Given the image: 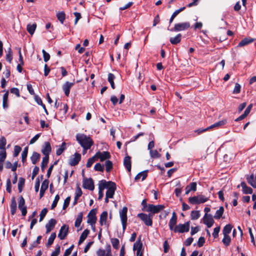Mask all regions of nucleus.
Returning <instances> with one entry per match:
<instances>
[{"label": "nucleus", "instance_id": "obj_51", "mask_svg": "<svg viewBox=\"0 0 256 256\" xmlns=\"http://www.w3.org/2000/svg\"><path fill=\"white\" fill-rule=\"evenodd\" d=\"M110 242L113 248L116 250L118 248L120 241L116 238H112L110 239Z\"/></svg>", "mask_w": 256, "mask_h": 256}, {"label": "nucleus", "instance_id": "obj_43", "mask_svg": "<svg viewBox=\"0 0 256 256\" xmlns=\"http://www.w3.org/2000/svg\"><path fill=\"white\" fill-rule=\"evenodd\" d=\"M176 222H177V216H176V212H173L172 213V216L169 221L168 224L176 226Z\"/></svg>", "mask_w": 256, "mask_h": 256}, {"label": "nucleus", "instance_id": "obj_8", "mask_svg": "<svg viewBox=\"0 0 256 256\" xmlns=\"http://www.w3.org/2000/svg\"><path fill=\"white\" fill-rule=\"evenodd\" d=\"M96 159L99 158L100 162H104L106 160H108L111 158L110 153L108 151L100 152V151L96 152L94 154Z\"/></svg>", "mask_w": 256, "mask_h": 256}, {"label": "nucleus", "instance_id": "obj_40", "mask_svg": "<svg viewBox=\"0 0 256 256\" xmlns=\"http://www.w3.org/2000/svg\"><path fill=\"white\" fill-rule=\"evenodd\" d=\"M82 216H83V214L82 212H80L78 214L77 218H76V220L74 222L75 227L78 228L80 226V224L82 222Z\"/></svg>", "mask_w": 256, "mask_h": 256}, {"label": "nucleus", "instance_id": "obj_16", "mask_svg": "<svg viewBox=\"0 0 256 256\" xmlns=\"http://www.w3.org/2000/svg\"><path fill=\"white\" fill-rule=\"evenodd\" d=\"M114 184H116V183L113 182H106V180H102L100 181L98 188H102V189L104 190V188L108 189V188H110V186H112L113 185H114Z\"/></svg>", "mask_w": 256, "mask_h": 256}, {"label": "nucleus", "instance_id": "obj_31", "mask_svg": "<svg viewBox=\"0 0 256 256\" xmlns=\"http://www.w3.org/2000/svg\"><path fill=\"white\" fill-rule=\"evenodd\" d=\"M16 201L14 197L12 198L11 200V204L10 205V212L12 215H14L16 210Z\"/></svg>", "mask_w": 256, "mask_h": 256}, {"label": "nucleus", "instance_id": "obj_42", "mask_svg": "<svg viewBox=\"0 0 256 256\" xmlns=\"http://www.w3.org/2000/svg\"><path fill=\"white\" fill-rule=\"evenodd\" d=\"M49 158L44 156L42 158V162L41 164V170L42 172H44L47 166Z\"/></svg>", "mask_w": 256, "mask_h": 256}, {"label": "nucleus", "instance_id": "obj_58", "mask_svg": "<svg viewBox=\"0 0 256 256\" xmlns=\"http://www.w3.org/2000/svg\"><path fill=\"white\" fill-rule=\"evenodd\" d=\"M48 212V209L46 208H44L40 212V222H42L45 216H46V214Z\"/></svg>", "mask_w": 256, "mask_h": 256}, {"label": "nucleus", "instance_id": "obj_9", "mask_svg": "<svg viewBox=\"0 0 256 256\" xmlns=\"http://www.w3.org/2000/svg\"><path fill=\"white\" fill-rule=\"evenodd\" d=\"M68 226L66 224L62 225L60 230L58 238L61 240H64L68 233Z\"/></svg>", "mask_w": 256, "mask_h": 256}, {"label": "nucleus", "instance_id": "obj_32", "mask_svg": "<svg viewBox=\"0 0 256 256\" xmlns=\"http://www.w3.org/2000/svg\"><path fill=\"white\" fill-rule=\"evenodd\" d=\"M182 36V34H178L175 37L170 38V41L172 44H176L180 42Z\"/></svg>", "mask_w": 256, "mask_h": 256}, {"label": "nucleus", "instance_id": "obj_21", "mask_svg": "<svg viewBox=\"0 0 256 256\" xmlns=\"http://www.w3.org/2000/svg\"><path fill=\"white\" fill-rule=\"evenodd\" d=\"M254 41V39L251 38H245L242 40L238 44V47H242L252 43Z\"/></svg>", "mask_w": 256, "mask_h": 256}, {"label": "nucleus", "instance_id": "obj_34", "mask_svg": "<svg viewBox=\"0 0 256 256\" xmlns=\"http://www.w3.org/2000/svg\"><path fill=\"white\" fill-rule=\"evenodd\" d=\"M148 170H145L143 172H139L136 176L135 180H138L140 179V177L142 176V180H144L148 176Z\"/></svg>", "mask_w": 256, "mask_h": 256}, {"label": "nucleus", "instance_id": "obj_57", "mask_svg": "<svg viewBox=\"0 0 256 256\" xmlns=\"http://www.w3.org/2000/svg\"><path fill=\"white\" fill-rule=\"evenodd\" d=\"M60 252V246L57 244L56 246L55 250L52 252L50 256H58Z\"/></svg>", "mask_w": 256, "mask_h": 256}, {"label": "nucleus", "instance_id": "obj_53", "mask_svg": "<svg viewBox=\"0 0 256 256\" xmlns=\"http://www.w3.org/2000/svg\"><path fill=\"white\" fill-rule=\"evenodd\" d=\"M198 197L197 196H194L188 198V202L192 204H198Z\"/></svg>", "mask_w": 256, "mask_h": 256}, {"label": "nucleus", "instance_id": "obj_47", "mask_svg": "<svg viewBox=\"0 0 256 256\" xmlns=\"http://www.w3.org/2000/svg\"><path fill=\"white\" fill-rule=\"evenodd\" d=\"M28 146L24 148L22 154V161L23 164L25 162L26 160V158L28 154Z\"/></svg>", "mask_w": 256, "mask_h": 256}, {"label": "nucleus", "instance_id": "obj_17", "mask_svg": "<svg viewBox=\"0 0 256 256\" xmlns=\"http://www.w3.org/2000/svg\"><path fill=\"white\" fill-rule=\"evenodd\" d=\"M74 80L73 82H66L62 86V90L64 92L66 96H68L70 94V90L71 88L74 84Z\"/></svg>", "mask_w": 256, "mask_h": 256}, {"label": "nucleus", "instance_id": "obj_23", "mask_svg": "<svg viewBox=\"0 0 256 256\" xmlns=\"http://www.w3.org/2000/svg\"><path fill=\"white\" fill-rule=\"evenodd\" d=\"M82 190L81 188L79 187V186H78L75 193V196L74 198V200L73 202V205L74 206L78 204V201L79 199V198L82 196Z\"/></svg>", "mask_w": 256, "mask_h": 256}, {"label": "nucleus", "instance_id": "obj_36", "mask_svg": "<svg viewBox=\"0 0 256 256\" xmlns=\"http://www.w3.org/2000/svg\"><path fill=\"white\" fill-rule=\"evenodd\" d=\"M115 76L112 73H109L108 74V80L110 83L111 87L112 89L115 88V85L114 83V80L115 79Z\"/></svg>", "mask_w": 256, "mask_h": 256}, {"label": "nucleus", "instance_id": "obj_48", "mask_svg": "<svg viewBox=\"0 0 256 256\" xmlns=\"http://www.w3.org/2000/svg\"><path fill=\"white\" fill-rule=\"evenodd\" d=\"M106 170V172H110L113 168V164L112 162L107 160L105 162Z\"/></svg>", "mask_w": 256, "mask_h": 256}, {"label": "nucleus", "instance_id": "obj_14", "mask_svg": "<svg viewBox=\"0 0 256 256\" xmlns=\"http://www.w3.org/2000/svg\"><path fill=\"white\" fill-rule=\"evenodd\" d=\"M74 156V158H71L69 160V164L71 166L77 165L81 160V154L78 152H76Z\"/></svg>", "mask_w": 256, "mask_h": 256}, {"label": "nucleus", "instance_id": "obj_35", "mask_svg": "<svg viewBox=\"0 0 256 256\" xmlns=\"http://www.w3.org/2000/svg\"><path fill=\"white\" fill-rule=\"evenodd\" d=\"M56 17L60 22L63 24L66 19V14L64 11L58 12L56 13Z\"/></svg>", "mask_w": 256, "mask_h": 256}, {"label": "nucleus", "instance_id": "obj_12", "mask_svg": "<svg viewBox=\"0 0 256 256\" xmlns=\"http://www.w3.org/2000/svg\"><path fill=\"white\" fill-rule=\"evenodd\" d=\"M203 222L208 228H210L214 224V221L210 214H205L203 218Z\"/></svg>", "mask_w": 256, "mask_h": 256}, {"label": "nucleus", "instance_id": "obj_37", "mask_svg": "<svg viewBox=\"0 0 256 256\" xmlns=\"http://www.w3.org/2000/svg\"><path fill=\"white\" fill-rule=\"evenodd\" d=\"M36 28V23L33 24H28L27 25L26 30L28 32L32 35L34 34L35 30Z\"/></svg>", "mask_w": 256, "mask_h": 256}, {"label": "nucleus", "instance_id": "obj_3", "mask_svg": "<svg viewBox=\"0 0 256 256\" xmlns=\"http://www.w3.org/2000/svg\"><path fill=\"white\" fill-rule=\"evenodd\" d=\"M96 208H94L90 210L88 214L87 222L90 224L92 226H94L96 223L97 220V218L96 216Z\"/></svg>", "mask_w": 256, "mask_h": 256}, {"label": "nucleus", "instance_id": "obj_54", "mask_svg": "<svg viewBox=\"0 0 256 256\" xmlns=\"http://www.w3.org/2000/svg\"><path fill=\"white\" fill-rule=\"evenodd\" d=\"M6 157V149L0 150V162H4Z\"/></svg>", "mask_w": 256, "mask_h": 256}, {"label": "nucleus", "instance_id": "obj_27", "mask_svg": "<svg viewBox=\"0 0 256 256\" xmlns=\"http://www.w3.org/2000/svg\"><path fill=\"white\" fill-rule=\"evenodd\" d=\"M240 186L242 188L244 194H251L252 193V189L251 188L248 186L244 182H242Z\"/></svg>", "mask_w": 256, "mask_h": 256}, {"label": "nucleus", "instance_id": "obj_19", "mask_svg": "<svg viewBox=\"0 0 256 256\" xmlns=\"http://www.w3.org/2000/svg\"><path fill=\"white\" fill-rule=\"evenodd\" d=\"M116 189V184H114L112 186H110L107 190L106 194V196H107V198H114V194L115 191Z\"/></svg>", "mask_w": 256, "mask_h": 256}, {"label": "nucleus", "instance_id": "obj_22", "mask_svg": "<svg viewBox=\"0 0 256 256\" xmlns=\"http://www.w3.org/2000/svg\"><path fill=\"white\" fill-rule=\"evenodd\" d=\"M196 190V183L192 182L187 186L186 188V194H188L191 191L195 192Z\"/></svg>", "mask_w": 256, "mask_h": 256}, {"label": "nucleus", "instance_id": "obj_55", "mask_svg": "<svg viewBox=\"0 0 256 256\" xmlns=\"http://www.w3.org/2000/svg\"><path fill=\"white\" fill-rule=\"evenodd\" d=\"M94 169L96 171L103 172L104 171V166L100 163H96L94 166Z\"/></svg>", "mask_w": 256, "mask_h": 256}, {"label": "nucleus", "instance_id": "obj_30", "mask_svg": "<svg viewBox=\"0 0 256 256\" xmlns=\"http://www.w3.org/2000/svg\"><path fill=\"white\" fill-rule=\"evenodd\" d=\"M90 231L89 230L86 229L82 232L78 242V245H80L82 243L84 242V241L86 239L88 236L90 234Z\"/></svg>", "mask_w": 256, "mask_h": 256}, {"label": "nucleus", "instance_id": "obj_7", "mask_svg": "<svg viewBox=\"0 0 256 256\" xmlns=\"http://www.w3.org/2000/svg\"><path fill=\"white\" fill-rule=\"evenodd\" d=\"M18 208L22 212V216H26L27 214V208L25 204V200L22 196L18 198Z\"/></svg>", "mask_w": 256, "mask_h": 256}, {"label": "nucleus", "instance_id": "obj_26", "mask_svg": "<svg viewBox=\"0 0 256 256\" xmlns=\"http://www.w3.org/2000/svg\"><path fill=\"white\" fill-rule=\"evenodd\" d=\"M248 182L253 188H256V176L254 177V174L246 177Z\"/></svg>", "mask_w": 256, "mask_h": 256}, {"label": "nucleus", "instance_id": "obj_44", "mask_svg": "<svg viewBox=\"0 0 256 256\" xmlns=\"http://www.w3.org/2000/svg\"><path fill=\"white\" fill-rule=\"evenodd\" d=\"M25 182V178H20L19 181L18 183V190L19 192H21L23 188Z\"/></svg>", "mask_w": 256, "mask_h": 256}, {"label": "nucleus", "instance_id": "obj_11", "mask_svg": "<svg viewBox=\"0 0 256 256\" xmlns=\"http://www.w3.org/2000/svg\"><path fill=\"white\" fill-rule=\"evenodd\" d=\"M82 186L85 189L93 190L94 186L92 179V178H84L83 180Z\"/></svg>", "mask_w": 256, "mask_h": 256}, {"label": "nucleus", "instance_id": "obj_1", "mask_svg": "<svg viewBox=\"0 0 256 256\" xmlns=\"http://www.w3.org/2000/svg\"><path fill=\"white\" fill-rule=\"evenodd\" d=\"M76 140L83 148L84 153L90 149L94 144V141L91 138L84 134H78L76 135Z\"/></svg>", "mask_w": 256, "mask_h": 256}, {"label": "nucleus", "instance_id": "obj_41", "mask_svg": "<svg viewBox=\"0 0 256 256\" xmlns=\"http://www.w3.org/2000/svg\"><path fill=\"white\" fill-rule=\"evenodd\" d=\"M8 92L7 91L3 96V102H2V107L4 108H8Z\"/></svg>", "mask_w": 256, "mask_h": 256}, {"label": "nucleus", "instance_id": "obj_61", "mask_svg": "<svg viewBox=\"0 0 256 256\" xmlns=\"http://www.w3.org/2000/svg\"><path fill=\"white\" fill-rule=\"evenodd\" d=\"M71 198L70 196H68L64 200L62 209L66 210L69 206Z\"/></svg>", "mask_w": 256, "mask_h": 256}, {"label": "nucleus", "instance_id": "obj_56", "mask_svg": "<svg viewBox=\"0 0 256 256\" xmlns=\"http://www.w3.org/2000/svg\"><path fill=\"white\" fill-rule=\"evenodd\" d=\"M198 197L199 204L204 203L209 200L208 198H206L203 195H198Z\"/></svg>", "mask_w": 256, "mask_h": 256}, {"label": "nucleus", "instance_id": "obj_45", "mask_svg": "<svg viewBox=\"0 0 256 256\" xmlns=\"http://www.w3.org/2000/svg\"><path fill=\"white\" fill-rule=\"evenodd\" d=\"M222 242L226 246H228L231 242V238L228 235H224Z\"/></svg>", "mask_w": 256, "mask_h": 256}, {"label": "nucleus", "instance_id": "obj_59", "mask_svg": "<svg viewBox=\"0 0 256 256\" xmlns=\"http://www.w3.org/2000/svg\"><path fill=\"white\" fill-rule=\"evenodd\" d=\"M60 196L58 194H56L55 196L54 199L52 203V206H51V209H54L57 206L58 202L60 200Z\"/></svg>", "mask_w": 256, "mask_h": 256}, {"label": "nucleus", "instance_id": "obj_13", "mask_svg": "<svg viewBox=\"0 0 256 256\" xmlns=\"http://www.w3.org/2000/svg\"><path fill=\"white\" fill-rule=\"evenodd\" d=\"M52 151L50 144L48 142H45L42 149V152L45 157L49 158V155Z\"/></svg>", "mask_w": 256, "mask_h": 256}, {"label": "nucleus", "instance_id": "obj_63", "mask_svg": "<svg viewBox=\"0 0 256 256\" xmlns=\"http://www.w3.org/2000/svg\"><path fill=\"white\" fill-rule=\"evenodd\" d=\"M42 52L43 54L44 60L45 62H47L50 59V55L44 50H42Z\"/></svg>", "mask_w": 256, "mask_h": 256}, {"label": "nucleus", "instance_id": "obj_2", "mask_svg": "<svg viewBox=\"0 0 256 256\" xmlns=\"http://www.w3.org/2000/svg\"><path fill=\"white\" fill-rule=\"evenodd\" d=\"M127 212L128 208L124 206L121 210L120 211V216L121 220L123 231H125L127 226Z\"/></svg>", "mask_w": 256, "mask_h": 256}, {"label": "nucleus", "instance_id": "obj_18", "mask_svg": "<svg viewBox=\"0 0 256 256\" xmlns=\"http://www.w3.org/2000/svg\"><path fill=\"white\" fill-rule=\"evenodd\" d=\"M48 184L49 180L48 179L45 180L42 182L40 193V198L44 196L46 190L48 188Z\"/></svg>", "mask_w": 256, "mask_h": 256}, {"label": "nucleus", "instance_id": "obj_10", "mask_svg": "<svg viewBox=\"0 0 256 256\" xmlns=\"http://www.w3.org/2000/svg\"><path fill=\"white\" fill-rule=\"evenodd\" d=\"M138 217L146 226H152V220L148 218V216L144 213H140L138 214Z\"/></svg>", "mask_w": 256, "mask_h": 256}, {"label": "nucleus", "instance_id": "obj_33", "mask_svg": "<svg viewBox=\"0 0 256 256\" xmlns=\"http://www.w3.org/2000/svg\"><path fill=\"white\" fill-rule=\"evenodd\" d=\"M224 208L222 206H220L219 209L216 211L214 218L216 220L220 219L222 217V216L224 212Z\"/></svg>", "mask_w": 256, "mask_h": 256}, {"label": "nucleus", "instance_id": "obj_4", "mask_svg": "<svg viewBox=\"0 0 256 256\" xmlns=\"http://www.w3.org/2000/svg\"><path fill=\"white\" fill-rule=\"evenodd\" d=\"M190 27L189 22H184L182 23H178L174 25V28L170 30L171 32H179L186 30Z\"/></svg>", "mask_w": 256, "mask_h": 256}, {"label": "nucleus", "instance_id": "obj_50", "mask_svg": "<svg viewBox=\"0 0 256 256\" xmlns=\"http://www.w3.org/2000/svg\"><path fill=\"white\" fill-rule=\"evenodd\" d=\"M6 144V138L2 136L0 138V150H5Z\"/></svg>", "mask_w": 256, "mask_h": 256}, {"label": "nucleus", "instance_id": "obj_52", "mask_svg": "<svg viewBox=\"0 0 256 256\" xmlns=\"http://www.w3.org/2000/svg\"><path fill=\"white\" fill-rule=\"evenodd\" d=\"M96 158L95 156V155L92 157L88 159L87 163L86 164V166L88 168L91 167L94 162L96 160Z\"/></svg>", "mask_w": 256, "mask_h": 256}, {"label": "nucleus", "instance_id": "obj_15", "mask_svg": "<svg viewBox=\"0 0 256 256\" xmlns=\"http://www.w3.org/2000/svg\"><path fill=\"white\" fill-rule=\"evenodd\" d=\"M57 223L56 220L54 218L50 219L46 224V233L48 234L54 228Z\"/></svg>", "mask_w": 256, "mask_h": 256}, {"label": "nucleus", "instance_id": "obj_5", "mask_svg": "<svg viewBox=\"0 0 256 256\" xmlns=\"http://www.w3.org/2000/svg\"><path fill=\"white\" fill-rule=\"evenodd\" d=\"M165 208L164 204L154 205L148 204V208L146 210L148 212H152V213L158 214Z\"/></svg>", "mask_w": 256, "mask_h": 256}, {"label": "nucleus", "instance_id": "obj_39", "mask_svg": "<svg viewBox=\"0 0 256 256\" xmlns=\"http://www.w3.org/2000/svg\"><path fill=\"white\" fill-rule=\"evenodd\" d=\"M56 233L54 232H52L50 236L49 237L48 239V242L46 244V246L48 248L50 247L54 242V239L56 238Z\"/></svg>", "mask_w": 256, "mask_h": 256}, {"label": "nucleus", "instance_id": "obj_29", "mask_svg": "<svg viewBox=\"0 0 256 256\" xmlns=\"http://www.w3.org/2000/svg\"><path fill=\"white\" fill-rule=\"evenodd\" d=\"M40 155L37 152H33L32 156H30V160L32 164H36L40 160Z\"/></svg>", "mask_w": 256, "mask_h": 256}, {"label": "nucleus", "instance_id": "obj_20", "mask_svg": "<svg viewBox=\"0 0 256 256\" xmlns=\"http://www.w3.org/2000/svg\"><path fill=\"white\" fill-rule=\"evenodd\" d=\"M124 164L128 172H130L132 168V161L130 156H125L124 160Z\"/></svg>", "mask_w": 256, "mask_h": 256}, {"label": "nucleus", "instance_id": "obj_24", "mask_svg": "<svg viewBox=\"0 0 256 256\" xmlns=\"http://www.w3.org/2000/svg\"><path fill=\"white\" fill-rule=\"evenodd\" d=\"M142 236H140L136 241V242L134 244L133 246L134 250H142V242L141 240Z\"/></svg>", "mask_w": 256, "mask_h": 256}, {"label": "nucleus", "instance_id": "obj_64", "mask_svg": "<svg viewBox=\"0 0 256 256\" xmlns=\"http://www.w3.org/2000/svg\"><path fill=\"white\" fill-rule=\"evenodd\" d=\"M10 92L12 94H16V96L17 97H20V94L19 90H18V88H10Z\"/></svg>", "mask_w": 256, "mask_h": 256}, {"label": "nucleus", "instance_id": "obj_62", "mask_svg": "<svg viewBox=\"0 0 256 256\" xmlns=\"http://www.w3.org/2000/svg\"><path fill=\"white\" fill-rule=\"evenodd\" d=\"M240 90H241L240 85L238 83H236L235 84L234 88L233 90V94H238L240 93Z\"/></svg>", "mask_w": 256, "mask_h": 256}, {"label": "nucleus", "instance_id": "obj_46", "mask_svg": "<svg viewBox=\"0 0 256 256\" xmlns=\"http://www.w3.org/2000/svg\"><path fill=\"white\" fill-rule=\"evenodd\" d=\"M66 149V143L65 142H62L60 146L56 150V154L60 156L63 152Z\"/></svg>", "mask_w": 256, "mask_h": 256}, {"label": "nucleus", "instance_id": "obj_49", "mask_svg": "<svg viewBox=\"0 0 256 256\" xmlns=\"http://www.w3.org/2000/svg\"><path fill=\"white\" fill-rule=\"evenodd\" d=\"M200 216V214L198 210H192L190 214V218L192 220H198Z\"/></svg>", "mask_w": 256, "mask_h": 256}, {"label": "nucleus", "instance_id": "obj_28", "mask_svg": "<svg viewBox=\"0 0 256 256\" xmlns=\"http://www.w3.org/2000/svg\"><path fill=\"white\" fill-rule=\"evenodd\" d=\"M227 122V120L226 119L222 120H220L218 122H216L213 124H212L209 126L210 130L214 128H218L222 126L225 125Z\"/></svg>", "mask_w": 256, "mask_h": 256}, {"label": "nucleus", "instance_id": "obj_25", "mask_svg": "<svg viewBox=\"0 0 256 256\" xmlns=\"http://www.w3.org/2000/svg\"><path fill=\"white\" fill-rule=\"evenodd\" d=\"M108 212L106 211H104L100 216L99 222L100 226H102L106 224Z\"/></svg>", "mask_w": 256, "mask_h": 256}, {"label": "nucleus", "instance_id": "obj_6", "mask_svg": "<svg viewBox=\"0 0 256 256\" xmlns=\"http://www.w3.org/2000/svg\"><path fill=\"white\" fill-rule=\"evenodd\" d=\"M190 221L187 222L184 224H180L176 226L177 232L184 233L188 232L190 230Z\"/></svg>", "mask_w": 256, "mask_h": 256}, {"label": "nucleus", "instance_id": "obj_60", "mask_svg": "<svg viewBox=\"0 0 256 256\" xmlns=\"http://www.w3.org/2000/svg\"><path fill=\"white\" fill-rule=\"evenodd\" d=\"M21 150H22V148L20 146H14V154H13L14 156L16 157V156H18V155L19 154Z\"/></svg>", "mask_w": 256, "mask_h": 256}, {"label": "nucleus", "instance_id": "obj_38", "mask_svg": "<svg viewBox=\"0 0 256 256\" xmlns=\"http://www.w3.org/2000/svg\"><path fill=\"white\" fill-rule=\"evenodd\" d=\"M233 226L230 224H228L224 226L222 230L224 235H228L230 233Z\"/></svg>", "mask_w": 256, "mask_h": 256}]
</instances>
